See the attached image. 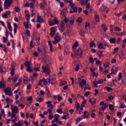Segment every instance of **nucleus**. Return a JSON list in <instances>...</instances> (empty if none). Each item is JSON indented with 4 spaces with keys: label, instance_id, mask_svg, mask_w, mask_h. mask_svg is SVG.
Here are the masks:
<instances>
[{
    "label": "nucleus",
    "instance_id": "f257e3e1",
    "mask_svg": "<svg viewBox=\"0 0 126 126\" xmlns=\"http://www.w3.org/2000/svg\"><path fill=\"white\" fill-rule=\"evenodd\" d=\"M12 2V0H5L4 4V9H9Z\"/></svg>",
    "mask_w": 126,
    "mask_h": 126
},
{
    "label": "nucleus",
    "instance_id": "f03ea898",
    "mask_svg": "<svg viewBox=\"0 0 126 126\" xmlns=\"http://www.w3.org/2000/svg\"><path fill=\"white\" fill-rule=\"evenodd\" d=\"M52 102L50 100L46 102V103L47 104V107L49 108L47 110V112L49 113H51L52 112V110L53 109V105L51 104Z\"/></svg>",
    "mask_w": 126,
    "mask_h": 126
},
{
    "label": "nucleus",
    "instance_id": "7ed1b4c3",
    "mask_svg": "<svg viewBox=\"0 0 126 126\" xmlns=\"http://www.w3.org/2000/svg\"><path fill=\"white\" fill-rule=\"evenodd\" d=\"M78 79L79 83V87L82 89H83V86L85 85L86 83V80L84 79L81 80V78L79 77L78 78Z\"/></svg>",
    "mask_w": 126,
    "mask_h": 126
},
{
    "label": "nucleus",
    "instance_id": "20e7f679",
    "mask_svg": "<svg viewBox=\"0 0 126 126\" xmlns=\"http://www.w3.org/2000/svg\"><path fill=\"white\" fill-rule=\"evenodd\" d=\"M48 66V64H44L42 67L43 72L47 73V74H49L50 72Z\"/></svg>",
    "mask_w": 126,
    "mask_h": 126
},
{
    "label": "nucleus",
    "instance_id": "39448f33",
    "mask_svg": "<svg viewBox=\"0 0 126 126\" xmlns=\"http://www.w3.org/2000/svg\"><path fill=\"white\" fill-rule=\"evenodd\" d=\"M4 92L5 93V94L11 96L13 95V93L11 91V89L9 87H8L5 89Z\"/></svg>",
    "mask_w": 126,
    "mask_h": 126
},
{
    "label": "nucleus",
    "instance_id": "423d86ee",
    "mask_svg": "<svg viewBox=\"0 0 126 126\" xmlns=\"http://www.w3.org/2000/svg\"><path fill=\"white\" fill-rule=\"evenodd\" d=\"M83 51L82 49L79 48L77 49L75 51V54L80 57H81L82 56Z\"/></svg>",
    "mask_w": 126,
    "mask_h": 126
},
{
    "label": "nucleus",
    "instance_id": "0eeeda50",
    "mask_svg": "<svg viewBox=\"0 0 126 126\" xmlns=\"http://www.w3.org/2000/svg\"><path fill=\"white\" fill-rule=\"evenodd\" d=\"M55 40L52 41V43L55 44L58 43L61 39L60 36L58 35L56 36L55 38Z\"/></svg>",
    "mask_w": 126,
    "mask_h": 126
},
{
    "label": "nucleus",
    "instance_id": "6e6552de",
    "mask_svg": "<svg viewBox=\"0 0 126 126\" xmlns=\"http://www.w3.org/2000/svg\"><path fill=\"white\" fill-rule=\"evenodd\" d=\"M12 112L16 113L18 112V108L17 106H14L11 107Z\"/></svg>",
    "mask_w": 126,
    "mask_h": 126
},
{
    "label": "nucleus",
    "instance_id": "1a4fd4ad",
    "mask_svg": "<svg viewBox=\"0 0 126 126\" xmlns=\"http://www.w3.org/2000/svg\"><path fill=\"white\" fill-rule=\"evenodd\" d=\"M65 24L64 23L62 22L60 26H59L58 28L59 30L61 32L63 31L65 29Z\"/></svg>",
    "mask_w": 126,
    "mask_h": 126
},
{
    "label": "nucleus",
    "instance_id": "9d476101",
    "mask_svg": "<svg viewBox=\"0 0 126 126\" xmlns=\"http://www.w3.org/2000/svg\"><path fill=\"white\" fill-rule=\"evenodd\" d=\"M118 67L117 65H114L112 67L111 71L114 75L116 74L117 72Z\"/></svg>",
    "mask_w": 126,
    "mask_h": 126
},
{
    "label": "nucleus",
    "instance_id": "9b49d317",
    "mask_svg": "<svg viewBox=\"0 0 126 126\" xmlns=\"http://www.w3.org/2000/svg\"><path fill=\"white\" fill-rule=\"evenodd\" d=\"M99 10L100 11L102 12H105L107 13L109 11L108 8L104 6L101 8Z\"/></svg>",
    "mask_w": 126,
    "mask_h": 126
},
{
    "label": "nucleus",
    "instance_id": "f8f14e48",
    "mask_svg": "<svg viewBox=\"0 0 126 126\" xmlns=\"http://www.w3.org/2000/svg\"><path fill=\"white\" fill-rule=\"evenodd\" d=\"M36 22L37 23L39 22L40 23L44 22V19L41 17V16H39V14H38V16H37V19L36 21Z\"/></svg>",
    "mask_w": 126,
    "mask_h": 126
},
{
    "label": "nucleus",
    "instance_id": "ddd939ff",
    "mask_svg": "<svg viewBox=\"0 0 126 126\" xmlns=\"http://www.w3.org/2000/svg\"><path fill=\"white\" fill-rule=\"evenodd\" d=\"M67 13V9L66 8L63 9L61 12V14L63 16L65 17Z\"/></svg>",
    "mask_w": 126,
    "mask_h": 126
},
{
    "label": "nucleus",
    "instance_id": "4468645a",
    "mask_svg": "<svg viewBox=\"0 0 126 126\" xmlns=\"http://www.w3.org/2000/svg\"><path fill=\"white\" fill-rule=\"evenodd\" d=\"M11 12L10 11H6L2 15V17L4 18H7L8 16L10 14Z\"/></svg>",
    "mask_w": 126,
    "mask_h": 126
},
{
    "label": "nucleus",
    "instance_id": "2eb2a0df",
    "mask_svg": "<svg viewBox=\"0 0 126 126\" xmlns=\"http://www.w3.org/2000/svg\"><path fill=\"white\" fill-rule=\"evenodd\" d=\"M23 24L26 29H28L29 27H31V26L29 21H27V22H24L23 23Z\"/></svg>",
    "mask_w": 126,
    "mask_h": 126
},
{
    "label": "nucleus",
    "instance_id": "dca6fc26",
    "mask_svg": "<svg viewBox=\"0 0 126 126\" xmlns=\"http://www.w3.org/2000/svg\"><path fill=\"white\" fill-rule=\"evenodd\" d=\"M42 81L43 82L44 84L45 85H47V83H48L49 84H50V79L49 78L47 79L46 80L44 78H43Z\"/></svg>",
    "mask_w": 126,
    "mask_h": 126
},
{
    "label": "nucleus",
    "instance_id": "f3484780",
    "mask_svg": "<svg viewBox=\"0 0 126 126\" xmlns=\"http://www.w3.org/2000/svg\"><path fill=\"white\" fill-rule=\"evenodd\" d=\"M50 30L51 31V32L49 34L52 37H53L55 33V28L54 27L52 28H50Z\"/></svg>",
    "mask_w": 126,
    "mask_h": 126
},
{
    "label": "nucleus",
    "instance_id": "a211bd4d",
    "mask_svg": "<svg viewBox=\"0 0 126 126\" xmlns=\"http://www.w3.org/2000/svg\"><path fill=\"white\" fill-rule=\"evenodd\" d=\"M42 2L40 4V8L41 9H43L46 5V3L45 2V0H42Z\"/></svg>",
    "mask_w": 126,
    "mask_h": 126
},
{
    "label": "nucleus",
    "instance_id": "6ab92c4d",
    "mask_svg": "<svg viewBox=\"0 0 126 126\" xmlns=\"http://www.w3.org/2000/svg\"><path fill=\"white\" fill-rule=\"evenodd\" d=\"M23 78V83L24 84H26L28 82H30L31 80V79H29L26 76H24Z\"/></svg>",
    "mask_w": 126,
    "mask_h": 126
},
{
    "label": "nucleus",
    "instance_id": "aec40b11",
    "mask_svg": "<svg viewBox=\"0 0 126 126\" xmlns=\"http://www.w3.org/2000/svg\"><path fill=\"white\" fill-rule=\"evenodd\" d=\"M5 82L3 80H1L0 81V88H4L5 86Z\"/></svg>",
    "mask_w": 126,
    "mask_h": 126
},
{
    "label": "nucleus",
    "instance_id": "412c9836",
    "mask_svg": "<svg viewBox=\"0 0 126 126\" xmlns=\"http://www.w3.org/2000/svg\"><path fill=\"white\" fill-rule=\"evenodd\" d=\"M63 37L64 38V39L65 40L68 41V40L69 38V34H67L66 35L64 32L63 33Z\"/></svg>",
    "mask_w": 126,
    "mask_h": 126
},
{
    "label": "nucleus",
    "instance_id": "4be33fe9",
    "mask_svg": "<svg viewBox=\"0 0 126 126\" xmlns=\"http://www.w3.org/2000/svg\"><path fill=\"white\" fill-rule=\"evenodd\" d=\"M122 76L121 72H120L118 75V77L115 78V80L116 81H118L121 79L122 78Z\"/></svg>",
    "mask_w": 126,
    "mask_h": 126
},
{
    "label": "nucleus",
    "instance_id": "5701e85b",
    "mask_svg": "<svg viewBox=\"0 0 126 126\" xmlns=\"http://www.w3.org/2000/svg\"><path fill=\"white\" fill-rule=\"evenodd\" d=\"M85 106V105L84 104H82L81 105V107L80 108V111H79V112H77V114H80L82 113V112L83 111V107H84Z\"/></svg>",
    "mask_w": 126,
    "mask_h": 126
},
{
    "label": "nucleus",
    "instance_id": "b1692460",
    "mask_svg": "<svg viewBox=\"0 0 126 126\" xmlns=\"http://www.w3.org/2000/svg\"><path fill=\"white\" fill-rule=\"evenodd\" d=\"M68 2L70 3L68 7V8L70 10H72L74 6V4L71 1H70V2Z\"/></svg>",
    "mask_w": 126,
    "mask_h": 126
},
{
    "label": "nucleus",
    "instance_id": "393cba45",
    "mask_svg": "<svg viewBox=\"0 0 126 126\" xmlns=\"http://www.w3.org/2000/svg\"><path fill=\"white\" fill-rule=\"evenodd\" d=\"M6 69L5 67H2L1 65H0V71L2 73V72L5 73Z\"/></svg>",
    "mask_w": 126,
    "mask_h": 126
},
{
    "label": "nucleus",
    "instance_id": "a878e982",
    "mask_svg": "<svg viewBox=\"0 0 126 126\" xmlns=\"http://www.w3.org/2000/svg\"><path fill=\"white\" fill-rule=\"evenodd\" d=\"M89 116V114L87 113V111H85L84 112L83 117L84 118H88Z\"/></svg>",
    "mask_w": 126,
    "mask_h": 126
},
{
    "label": "nucleus",
    "instance_id": "bb28decb",
    "mask_svg": "<svg viewBox=\"0 0 126 126\" xmlns=\"http://www.w3.org/2000/svg\"><path fill=\"white\" fill-rule=\"evenodd\" d=\"M7 23L8 28L9 30L10 31V32H12V28L11 26V24L10 23L8 22H7Z\"/></svg>",
    "mask_w": 126,
    "mask_h": 126
},
{
    "label": "nucleus",
    "instance_id": "cd10ccee",
    "mask_svg": "<svg viewBox=\"0 0 126 126\" xmlns=\"http://www.w3.org/2000/svg\"><path fill=\"white\" fill-rule=\"evenodd\" d=\"M103 44L102 43H100L98 46V48L99 49H105V47L103 46Z\"/></svg>",
    "mask_w": 126,
    "mask_h": 126
},
{
    "label": "nucleus",
    "instance_id": "c85d7f7f",
    "mask_svg": "<svg viewBox=\"0 0 126 126\" xmlns=\"http://www.w3.org/2000/svg\"><path fill=\"white\" fill-rule=\"evenodd\" d=\"M21 80H22V78H20L19 79L18 81V82L14 86L15 87H16L18 86V85H20V84L21 83Z\"/></svg>",
    "mask_w": 126,
    "mask_h": 126
},
{
    "label": "nucleus",
    "instance_id": "c756f323",
    "mask_svg": "<svg viewBox=\"0 0 126 126\" xmlns=\"http://www.w3.org/2000/svg\"><path fill=\"white\" fill-rule=\"evenodd\" d=\"M89 45L91 47H92L94 46L95 47H96V44L94 43V41H92L90 43Z\"/></svg>",
    "mask_w": 126,
    "mask_h": 126
},
{
    "label": "nucleus",
    "instance_id": "7c9ffc66",
    "mask_svg": "<svg viewBox=\"0 0 126 126\" xmlns=\"http://www.w3.org/2000/svg\"><path fill=\"white\" fill-rule=\"evenodd\" d=\"M48 44L49 46L50 51L52 52L53 51L52 47L51 42L49 41H48Z\"/></svg>",
    "mask_w": 126,
    "mask_h": 126
},
{
    "label": "nucleus",
    "instance_id": "2f4dec72",
    "mask_svg": "<svg viewBox=\"0 0 126 126\" xmlns=\"http://www.w3.org/2000/svg\"><path fill=\"white\" fill-rule=\"evenodd\" d=\"M108 104L107 103H105L103 105L101 109L104 110L107 107H108Z\"/></svg>",
    "mask_w": 126,
    "mask_h": 126
},
{
    "label": "nucleus",
    "instance_id": "473e14b6",
    "mask_svg": "<svg viewBox=\"0 0 126 126\" xmlns=\"http://www.w3.org/2000/svg\"><path fill=\"white\" fill-rule=\"evenodd\" d=\"M94 18L96 21L97 22L99 21V17L98 15L97 14H96L94 16Z\"/></svg>",
    "mask_w": 126,
    "mask_h": 126
},
{
    "label": "nucleus",
    "instance_id": "72a5a7b5",
    "mask_svg": "<svg viewBox=\"0 0 126 126\" xmlns=\"http://www.w3.org/2000/svg\"><path fill=\"white\" fill-rule=\"evenodd\" d=\"M79 45V43L78 42H76L74 45L72 46L73 48L74 49H75Z\"/></svg>",
    "mask_w": 126,
    "mask_h": 126
},
{
    "label": "nucleus",
    "instance_id": "f704fd0d",
    "mask_svg": "<svg viewBox=\"0 0 126 126\" xmlns=\"http://www.w3.org/2000/svg\"><path fill=\"white\" fill-rule=\"evenodd\" d=\"M14 33H15L16 32V29L18 28V26L16 24V23H14Z\"/></svg>",
    "mask_w": 126,
    "mask_h": 126
},
{
    "label": "nucleus",
    "instance_id": "c9c22d12",
    "mask_svg": "<svg viewBox=\"0 0 126 126\" xmlns=\"http://www.w3.org/2000/svg\"><path fill=\"white\" fill-rule=\"evenodd\" d=\"M116 39L114 37L112 38H110L109 40V41L111 43H114L115 42Z\"/></svg>",
    "mask_w": 126,
    "mask_h": 126
},
{
    "label": "nucleus",
    "instance_id": "e433bc0d",
    "mask_svg": "<svg viewBox=\"0 0 126 126\" xmlns=\"http://www.w3.org/2000/svg\"><path fill=\"white\" fill-rule=\"evenodd\" d=\"M120 59H124L125 58V54L123 51H122L120 55Z\"/></svg>",
    "mask_w": 126,
    "mask_h": 126
},
{
    "label": "nucleus",
    "instance_id": "4c0bfd02",
    "mask_svg": "<svg viewBox=\"0 0 126 126\" xmlns=\"http://www.w3.org/2000/svg\"><path fill=\"white\" fill-rule=\"evenodd\" d=\"M80 104L78 102H77L76 103V109L78 111V112H79V109L80 108Z\"/></svg>",
    "mask_w": 126,
    "mask_h": 126
},
{
    "label": "nucleus",
    "instance_id": "58836bf2",
    "mask_svg": "<svg viewBox=\"0 0 126 126\" xmlns=\"http://www.w3.org/2000/svg\"><path fill=\"white\" fill-rule=\"evenodd\" d=\"M16 65V64L15 63L12 62L11 64V69H15Z\"/></svg>",
    "mask_w": 126,
    "mask_h": 126
},
{
    "label": "nucleus",
    "instance_id": "ea45409f",
    "mask_svg": "<svg viewBox=\"0 0 126 126\" xmlns=\"http://www.w3.org/2000/svg\"><path fill=\"white\" fill-rule=\"evenodd\" d=\"M23 120H21L20 121H19L18 122V123H16V124L17 126H21V124L22 123H23Z\"/></svg>",
    "mask_w": 126,
    "mask_h": 126
},
{
    "label": "nucleus",
    "instance_id": "a19ab883",
    "mask_svg": "<svg viewBox=\"0 0 126 126\" xmlns=\"http://www.w3.org/2000/svg\"><path fill=\"white\" fill-rule=\"evenodd\" d=\"M89 61L90 63H94V61L93 60V58L92 57H90L89 58Z\"/></svg>",
    "mask_w": 126,
    "mask_h": 126
},
{
    "label": "nucleus",
    "instance_id": "79ce46f5",
    "mask_svg": "<svg viewBox=\"0 0 126 126\" xmlns=\"http://www.w3.org/2000/svg\"><path fill=\"white\" fill-rule=\"evenodd\" d=\"M14 10L16 12L19 13L20 11V9L18 6H16L15 7Z\"/></svg>",
    "mask_w": 126,
    "mask_h": 126
},
{
    "label": "nucleus",
    "instance_id": "37998d69",
    "mask_svg": "<svg viewBox=\"0 0 126 126\" xmlns=\"http://www.w3.org/2000/svg\"><path fill=\"white\" fill-rule=\"evenodd\" d=\"M116 34L118 35L119 36H123L125 35V32H120L118 33H116Z\"/></svg>",
    "mask_w": 126,
    "mask_h": 126
},
{
    "label": "nucleus",
    "instance_id": "c03bdc74",
    "mask_svg": "<svg viewBox=\"0 0 126 126\" xmlns=\"http://www.w3.org/2000/svg\"><path fill=\"white\" fill-rule=\"evenodd\" d=\"M77 22L78 23H80L82 21V19L81 18L79 17L76 20Z\"/></svg>",
    "mask_w": 126,
    "mask_h": 126
},
{
    "label": "nucleus",
    "instance_id": "a18cd8bd",
    "mask_svg": "<svg viewBox=\"0 0 126 126\" xmlns=\"http://www.w3.org/2000/svg\"><path fill=\"white\" fill-rule=\"evenodd\" d=\"M104 110L100 108L99 110V114L100 115H102L104 112Z\"/></svg>",
    "mask_w": 126,
    "mask_h": 126
},
{
    "label": "nucleus",
    "instance_id": "49530a36",
    "mask_svg": "<svg viewBox=\"0 0 126 126\" xmlns=\"http://www.w3.org/2000/svg\"><path fill=\"white\" fill-rule=\"evenodd\" d=\"M56 112L59 113L61 114L62 113V110L61 109L59 108L56 110Z\"/></svg>",
    "mask_w": 126,
    "mask_h": 126
},
{
    "label": "nucleus",
    "instance_id": "de8ad7c7",
    "mask_svg": "<svg viewBox=\"0 0 126 126\" xmlns=\"http://www.w3.org/2000/svg\"><path fill=\"white\" fill-rule=\"evenodd\" d=\"M79 64H77L75 68V70L76 71H79Z\"/></svg>",
    "mask_w": 126,
    "mask_h": 126
},
{
    "label": "nucleus",
    "instance_id": "09e8293b",
    "mask_svg": "<svg viewBox=\"0 0 126 126\" xmlns=\"http://www.w3.org/2000/svg\"><path fill=\"white\" fill-rule=\"evenodd\" d=\"M25 65L27 67H30V63H29L28 62V61L25 62Z\"/></svg>",
    "mask_w": 126,
    "mask_h": 126
},
{
    "label": "nucleus",
    "instance_id": "8fccbe9b",
    "mask_svg": "<svg viewBox=\"0 0 126 126\" xmlns=\"http://www.w3.org/2000/svg\"><path fill=\"white\" fill-rule=\"evenodd\" d=\"M52 112L51 113H49L50 114L48 116V118L49 120H51L53 118V116L52 114Z\"/></svg>",
    "mask_w": 126,
    "mask_h": 126
},
{
    "label": "nucleus",
    "instance_id": "3c124183",
    "mask_svg": "<svg viewBox=\"0 0 126 126\" xmlns=\"http://www.w3.org/2000/svg\"><path fill=\"white\" fill-rule=\"evenodd\" d=\"M114 30L115 31H120L121 30V29L117 27H115L114 29Z\"/></svg>",
    "mask_w": 126,
    "mask_h": 126
},
{
    "label": "nucleus",
    "instance_id": "603ef678",
    "mask_svg": "<svg viewBox=\"0 0 126 126\" xmlns=\"http://www.w3.org/2000/svg\"><path fill=\"white\" fill-rule=\"evenodd\" d=\"M36 40L37 42V43L38 45L40 44V43L39 42L40 41V37H38L36 38Z\"/></svg>",
    "mask_w": 126,
    "mask_h": 126
},
{
    "label": "nucleus",
    "instance_id": "864d4df0",
    "mask_svg": "<svg viewBox=\"0 0 126 126\" xmlns=\"http://www.w3.org/2000/svg\"><path fill=\"white\" fill-rule=\"evenodd\" d=\"M25 16L27 21H29V20L30 19V16L29 15L27 14L25 15Z\"/></svg>",
    "mask_w": 126,
    "mask_h": 126
},
{
    "label": "nucleus",
    "instance_id": "5fc2aeb1",
    "mask_svg": "<svg viewBox=\"0 0 126 126\" xmlns=\"http://www.w3.org/2000/svg\"><path fill=\"white\" fill-rule=\"evenodd\" d=\"M66 82L65 81H63L61 82L60 84L61 86H63L66 84Z\"/></svg>",
    "mask_w": 126,
    "mask_h": 126
},
{
    "label": "nucleus",
    "instance_id": "6e6d98bb",
    "mask_svg": "<svg viewBox=\"0 0 126 126\" xmlns=\"http://www.w3.org/2000/svg\"><path fill=\"white\" fill-rule=\"evenodd\" d=\"M49 25L51 26H52L55 25L54 22L52 21H50L49 22Z\"/></svg>",
    "mask_w": 126,
    "mask_h": 126
},
{
    "label": "nucleus",
    "instance_id": "4d7b16f0",
    "mask_svg": "<svg viewBox=\"0 0 126 126\" xmlns=\"http://www.w3.org/2000/svg\"><path fill=\"white\" fill-rule=\"evenodd\" d=\"M81 119L79 117L78 118L76 119V124H78L79 123V122L80 121Z\"/></svg>",
    "mask_w": 126,
    "mask_h": 126
},
{
    "label": "nucleus",
    "instance_id": "13d9d810",
    "mask_svg": "<svg viewBox=\"0 0 126 126\" xmlns=\"http://www.w3.org/2000/svg\"><path fill=\"white\" fill-rule=\"evenodd\" d=\"M46 93L48 97H50L51 96L49 90H47L46 91Z\"/></svg>",
    "mask_w": 126,
    "mask_h": 126
},
{
    "label": "nucleus",
    "instance_id": "bf43d9fd",
    "mask_svg": "<svg viewBox=\"0 0 126 126\" xmlns=\"http://www.w3.org/2000/svg\"><path fill=\"white\" fill-rule=\"evenodd\" d=\"M69 53V51L68 49H65L64 52V55H67Z\"/></svg>",
    "mask_w": 126,
    "mask_h": 126
},
{
    "label": "nucleus",
    "instance_id": "052dcab7",
    "mask_svg": "<svg viewBox=\"0 0 126 126\" xmlns=\"http://www.w3.org/2000/svg\"><path fill=\"white\" fill-rule=\"evenodd\" d=\"M74 20L73 18H71L70 21V24L72 25L73 24Z\"/></svg>",
    "mask_w": 126,
    "mask_h": 126
},
{
    "label": "nucleus",
    "instance_id": "680f3d73",
    "mask_svg": "<svg viewBox=\"0 0 126 126\" xmlns=\"http://www.w3.org/2000/svg\"><path fill=\"white\" fill-rule=\"evenodd\" d=\"M105 88L107 90V91H108V92H109L111 90H112V88H110L108 86L106 87H105Z\"/></svg>",
    "mask_w": 126,
    "mask_h": 126
},
{
    "label": "nucleus",
    "instance_id": "e2e57ef3",
    "mask_svg": "<svg viewBox=\"0 0 126 126\" xmlns=\"http://www.w3.org/2000/svg\"><path fill=\"white\" fill-rule=\"evenodd\" d=\"M14 69H11V75L12 76H13L14 74Z\"/></svg>",
    "mask_w": 126,
    "mask_h": 126
},
{
    "label": "nucleus",
    "instance_id": "0e129e2a",
    "mask_svg": "<svg viewBox=\"0 0 126 126\" xmlns=\"http://www.w3.org/2000/svg\"><path fill=\"white\" fill-rule=\"evenodd\" d=\"M5 100L7 103V104H9V103L10 102V99L8 97H7L6 98Z\"/></svg>",
    "mask_w": 126,
    "mask_h": 126
},
{
    "label": "nucleus",
    "instance_id": "69168bd1",
    "mask_svg": "<svg viewBox=\"0 0 126 126\" xmlns=\"http://www.w3.org/2000/svg\"><path fill=\"white\" fill-rule=\"evenodd\" d=\"M18 106L23 109L24 108L25 106L22 104L21 103L18 105Z\"/></svg>",
    "mask_w": 126,
    "mask_h": 126
},
{
    "label": "nucleus",
    "instance_id": "338daca9",
    "mask_svg": "<svg viewBox=\"0 0 126 126\" xmlns=\"http://www.w3.org/2000/svg\"><path fill=\"white\" fill-rule=\"evenodd\" d=\"M119 49V48L118 47H116L114 48V51L112 52L113 54L115 53Z\"/></svg>",
    "mask_w": 126,
    "mask_h": 126
},
{
    "label": "nucleus",
    "instance_id": "774afa93",
    "mask_svg": "<svg viewBox=\"0 0 126 126\" xmlns=\"http://www.w3.org/2000/svg\"><path fill=\"white\" fill-rule=\"evenodd\" d=\"M126 79H123L122 80V82L124 85H126Z\"/></svg>",
    "mask_w": 126,
    "mask_h": 126
}]
</instances>
